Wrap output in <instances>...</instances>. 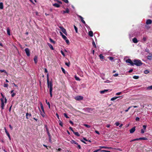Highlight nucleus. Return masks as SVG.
<instances>
[{
    "instance_id": "1",
    "label": "nucleus",
    "mask_w": 152,
    "mask_h": 152,
    "mask_svg": "<svg viewBox=\"0 0 152 152\" xmlns=\"http://www.w3.org/2000/svg\"><path fill=\"white\" fill-rule=\"evenodd\" d=\"M49 77H47V81L48 87V88H50V94L51 97L52 96V90H53V83L52 80L50 81H49Z\"/></svg>"
},
{
    "instance_id": "2",
    "label": "nucleus",
    "mask_w": 152,
    "mask_h": 152,
    "mask_svg": "<svg viewBox=\"0 0 152 152\" xmlns=\"http://www.w3.org/2000/svg\"><path fill=\"white\" fill-rule=\"evenodd\" d=\"M134 65H135L137 66H140L142 64V63L140 60L138 59L134 60Z\"/></svg>"
},
{
    "instance_id": "3",
    "label": "nucleus",
    "mask_w": 152,
    "mask_h": 152,
    "mask_svg": "<svg viewBox=\"0 0 152 152\" xmlns=\"http://www.w3.org/2000/svg\"><path fill=\"white\" fill-rule=\"evenodd\" d=\"M126 62L127 63H129L132 66H133L134 65L133 62L132 61V60L130 59H129L126 60Z\"/></svg>"
},
{
    "instance_id": "4",
    "label": "nucleus",
    "mask_w": 152,
    "mask_h": 152,
    "mask_svg": "<svg viewBox=\"0 0 152 152\" xmlns=\"http://www.w3.org/2000/svg\"><path fill=\"white\" fill-rule=\"evenodd\" d=\"M75 99L76 100L79 101L82 100L83 99V97L82 96H78L75 97Z\"/></svg>"
},
{
    "instance_id": "5",
    "label": "nucleus",
    "mask_w": 152,
    "mask_h": 152,
    "mask_svg": "<svg viewBox=\"0 0 152 152\" xmlns=\"http://www.w3.org/2000/svg\"><path fill=\"white\" fill-rule=\"evenodd\" d=\"M59 28L66 35H67V33L65 29H64L63 27L61 26H60Z\"/></svg>"
},
{
    "instance_id": "6",
    "label": "nucleus",
    "mask_w": 152,
    "mask_h": 152,
    "mask_svg": "<svg viewBox=\"0 0 152 152\" xmlns=\"http://www.w3.org/2000/svg\"><path fill=\"white\" fill-rule=\"evenodd\" d=\"M0 100L1 102V109L3 110L4 109V99H1Z\"/></svg>"
},
{
    "instance_id": "7",
    "label": "nucleus",
    "mask_w": 152,
    "mask_h": 152,
    "mask_svg": "<svg viewBox=\"0 0 152 152\" xmlns=\"http://www.w3.org/2000/svg\"><path fill=\"white\" fill-rule=\"evenodd\" d=\"M25 51L26 54L27 55L29 56H30V51L29 49L28 48H26L25 49Z\"/></svg>"
},
{
    "instance_id": "8",
    "label": "nucleus",
    "mask_w": 152,
    "mask_h": 152,
    "mask_svg": "<svg viewBox=\"0 0 152 152\" xmlns=\"http://www.w3.org/2000/svg\"><path fill=\"white\" fill-rule=\"evenodd\" d=\"M62 37L65 40L67 44H69V41L67 39V37L64 35H62Z\"/></svg>"
},
{
    "instance_id": "9",
    "label": "nucleus",
    "mask_w": 152,
    "mask_h": 152,
    "mask_svg": "<svg viewBox=\"0 0 152 152\" xmlns=\"http://www.w3.org/2000/svg\"><path fill=\"white\" fill-rule=\"evenodd\" d=\"M26 118L28 119L31 116V115L30 113H27L26 114Z\"/></svg>"
},
{
    "instance_id": "10",
    "label": "nucleus",
    "mask_w": 152,
    "mask_h": 152,
    "mask_svg": "<svg viewBox=\"0 0 152 152\" xmlns=\"http://www.w3.org/2000/svg\"><path fill=\"white\" fill-rule=\"evenodd\" d=\"M135 130V127L134 126L130 130V133H133Z\"/></svg>"
},
{
    "instance_id": "11",
    "label": "nucleus",
    "mask_w": 152,
    "mask_h": 152,
    "mask_svg": "<svg viewBox=\"0 0 152 152\" xmlns=\"http://www.w3.org/2000/svg\"><path fill=\"white\" fill-rule=\"evenodd\" d=\"M78 16L80 18L81 21L84 24H86L85 22L83 20V18L81 16L78 15Z\"/></svg>"
},
{
    "instance_id": "12",
    "label": "nucleus",
    "mask_w": 152,
    "mask_h": 152,
    "mask_svg": "<svg viewBox=\"0 0 152 152\" xmlns=\"http://www.w3.org/2000/svg\"><path fill=\"white\" fill-rule=\"evenodd\" d=\"M99 148H105V149H111V147H105V146H100L99 147Z\"/></svg>"
},
{
    "instance_id": "13",
    "label": "nucleus",
    "mask_w": 152,
    "mask_h": 152,
    "mask_svg": "<svg viewBox=\"0 0 152 152\" xmlns=\"http://www.w3.org/2000/svg\"><path fill=\"white\" fill-rule=\"evenodd\" d=\"M152 23V20L150 19H148L147 20L146 23L147 24H151Z\"/></svg>"
},
{
    "instance_id": "14",
    "label": "nucleus",
    "mask_w": 152,
    "mask_h": 152,
    "mask_svg": "<svg viewBox=\"0 0 152 152\" xmlns=\"http://www.w3.org/2000/svg\"><path fill=\"white\" fill-rule=\"evenodd\" d=\"M40 105L41 108L42 110V112L44 113V112H45V111H44V110L43 104L41 102H40Z\"/></svg>"
},
{
    "instance_id": "15",
    "label": "nucleus",
    "mask_w": 152,
    "mask_h": 152,
    "mask_svg": "<svg viewBox=\"0 0 152 152\" xmlns=\"http://www.w3.org/2000/svg\"><path fill=\"white\" fill-rule=\"evenodd\" d=\"M109 90L108 89H105L103 91H100V94H103L104 93H105V92H106L107 91H108Z\"/></svg>"
},
{
    "instance_id": "16",
    "label": "nucleus",
    "mask_w": 152,
    "mask_h": 152,
    "mask_svg": "<svg viewBox=\"0 0 152 152\" xmlns=\"http://www.w3.org/2000/svg\"><path fill=\"white\" fill-rule=\"evenodd\" d=\"M34 61L35 62V64H37V56H34Z\"/></svg>"
},
{
    "instance_id": "17",
    "label": "nucleus",
    "mask_w": 152,
    "mask_h": 152,
    "mask_svg": "<svg viewBox=\"0 0 152 152\" xmlns=\"http://www.w3.org/2000/svg\"><path fill=\"white\" fill-rule=\"evenodd\" d=\"M69 12V9L68 8H67L66 10L63 11L62 13H63V14H64L65 13H68Z\"/></svg>"
},
{
    "instance_id": "18",
    "label": "nucleus",
    "mask_w": 152,
    "mask_h": 152,
    "mask_svg": "<svg viewBox=\"0 0 152 152\" xmlns=\"http://www.w3.org/2000/svg\"><path fill=\"white\" fill-rule=\"evenodd\" d=\"M133 42L134 43H137L138 41L137 38L135 37L134 38L132 39Z\"/></svg>"
},
{
    "instance_id": "19",
    "label": "nucleus",
    "mask_w": 152,
    "mask_h": 152,
    "mask_svg": "<svg viewBox=\"0 0 152 152\" xmlns=\"http://www.w3.org/2000/svg\"><path fill=\"white\" fill-rule=\"evenodd\" d=\"M88 34H89V35L90 37H92L93 36V32L91 31H89V32H88Z\"/></svg>"
},
{
    "instance_id": "20",
    "label": "nucleus",
    "mask_w": 152,
    "mask_h": 152,
    "mask_svg": "<svg viewBox=\"0 0 152 152\" xmlns=\"http://www.w3.org/2000/svg\"><path fill=\"white\" fill-rule=\"evenodd\" d=\"M48 45L51 50H53L54 48L52 45L50 43H48Z\"/></svg>"
},
{
    "instance_id": "21",
    "label": "nucleus",
    "mask_w": 152,
    "mask_h": 152,
    "mask_svg": "<svg viewBox=\"0 0 152 152\" xmlns=\"http://www.w3.org/2000/svg\"><path fill=\"white\" fill-rule=\"evenodd\" d=\"M53 6L57 7H60V5L58 4L57 3H55L54 4H53Z\"/></svg>"
},
{
    "instance_id": "22",
    "label": "nucleus",
    "mask_w": 152,
    "mask_h": 152,
    "mask_svg": "<svg viewBox=\"0 0 152 152\" xmlns=\"http://www.w3.org/2000/svg\"><path fill=\"white\" fill-rule=\"evenodd\" d=\"M71 142L72 144L74 143L76 145H78V143L73 140H71Z\"/></svg>"
},
{
    "instance_id": "23",
    "label": "nucleus",
    "mask_w": 152,
    "mask_h": 152,
    "mask_svg": "<svg viewBox=\"0 0 152 152\" xmlns=\"http://www.w3.org/2000/svg\"><path fill=\"white\" fill-rule=\"evenodd\" d=\"M73 133L76 136H80V134H79V133L77 132H75L74 131V132H73Z\"/></svg>"
},
{
    "instance_id": "24",
    "label": "nucleus",
    "mask_w": 152,
    "mask_h": 152,
    "mask_svg": "<svg viewBox=\"0 0 152 152\" xmlns=\"http://www.w3.org/2000/svg\"><path fill=\"white\" fill-rule=\"evenodd\" d=\"M147 58L149 60L152 59V54H151L150 56H147Z\"/></svg>"
},
{
    "instance_id": "25",
    "label": "nucleus",
    "mask_w": 152,
    "mask_h": 152,
    "mask_svg": "<svg viewBox=\"0 0 152 152\" xmlns=\"http://www.w3.org/2000/svg\"><path fill=\"white\" fill-rule=\"evenodd\" d=\"M48 134V137H49V141L50 142H51V136L50 134V133L49 134Z\"/></svg>"
},
{
    "instance_id": "26",
    "label": "nucleus",
    "mask_w": 152,
    "mask_h": 152,
    "mask_svg": "<svg viewBox=\"0 0 152 152\" xmlns=\"http://www.w3.org/2000/svg\"><path fill=\"white\" fill-rule=\"evenodd\" d=\"M45 129H46V132H47V133L48 134H49V133H50V132H49V129L47 126V125H45Z\"/></svg>"
},
{
    "instance_id": "27",
    "label": "nucleus",
    "mask_w": 152,
    "mask_h": 152,
    "mask_svg": "<svg viewBox=\"0 0 152 152\" xmlns=\"http://www.w3.org/2000/svg\"><path fill=\"white\" fill-rule=\"evenodd\" d=\"M119 97H120V96H117V97H113V98H112L111 99V101H113V100H116L117 98H119Z\"/></svg>"
},
{
    "instance_id": "28",
    "label": "nucleus",
    "mask_w": 152,
    "mask_h": 152,
    "mask_svg": "<svg viewBox=\"0 0 152 152\" xmlns=\"http://www.w3.org/2000/svg\"><path fill=\"white\" fill-rule=\"evenodd\" d=\"M140 140H147L148 139L147 138L145 137H140Z\"/></svg>"
},
{
    "instance_id": "29",
    "label": "nucleus",
    "mask_w": 152,
    "mask_h": 152,
    "mask_svg": "<svg viewBox=\"0 0 152 152\" xmlns=\"http://www.w3.org/2000/svg\"><path fill=\"white\" fill-rule=\"evenodd\" d=\"M0 9H3V3L2 2H1L0 3Z\"/></svg>"
},
{
    "instance_id": "30",
    "label": "nucleus",
    "mask_w": 152,
    "mask_h": 152,
    "mask_svg": "<svg viewBox=\"0 0 152 152\" xmlns=\"http://www.w3.org/2000/svg\"><path fill=\"white\" fill-rule=\"evenodd\" d=\"M7 34L9 35L10 36V29L9 28H7Z\"/></svg>"
},
{
    "instance_id": "31",
    "label": "nucleus",
    "mask_w": 152,
    "mask_h": 152,
    "mask_svg": "<svg viewBox=\"0 0 152 152\" xmlns=\"http://www.w3.org/2000/svg\"><path fill=\"white\" fill-rule=\"evenodd\" d=\"M45 112H44V113L43 112H41L40 113V114L43 117H45Z\"/></svg>"
},
{
    "instance_id": "32",
    "label": "nucleus",
    "mask_w": 152,
    "mask_h": 152,
    "mask_svg": "<svg viewBox=\"0 0 152 152\" xmlns=\"http://www.w3.org/2000/svg\"><path fill=\"white\" fill-rule=\"evenodd\" d=\"M99 56L100 58L101 59H103L104 58V56L102 54H100Z\"/></svg>"
},
{
    "instance_id": "33",
    "label": "nucleus",
    "mask_w": 152,
    "mask_h": 152,
    "mask_svg": "<svg viewBox=\"0 0 152 152\" xmlns=\"http://www.w3.org/2000/svg\"><path fill=\"white\" fill-rule=\"evenodd\" d=\"M49 40H50V42H51L52 43H53V44H55V42L54 40H53L52 39H51V38H50Z\"/></svg>"
},
{
    "instance_id": "34",
    "label": "nucleus",
    "mask_w": 152,
    "mask_h": 152,
    "mask_svg": "<svg viewBox=\"0 0 152 152\" xmlns=\"http://www.w3.org/2000/svg\"><path fill=\"white\" fill-rule=\"evenodd\" d=\"M84 126H86V127L88 128H89L91 127L90 126L88 125V124H84Z\"/></svg>"
},
{
    "instance_id": "35",
    "label": "nucleus",
    "mask_w": 152,
    "mask_h": 152,
    "mask_svg": "<svg viewBox=\"0 0 152 152\" xmlns=\"http://www.w3.org/2000/svg\"><path fill=\"white\" fill-rule=\"evenodd\" d=\"M92 45H93V46H94V47L95 48H96V45H95V42H94V40L92 42Z\"/></svg>"
},
{
    "instance_id": "36",
    "label": "nucleus",
    "mask_w": 152,
    "mask_h": 152,
    "mask_svg": "<svg viewBox=\"0 0 152 152\" xmlns=\"http://www.w3.org/2000/svg\"><path fill=\"white\" fill-rule=\"evenodd\" d=\"M75 79L77 80L80 81V79L78 77H75Z\"/></svg>"
},
{
    "instance_id": "37",
    "label": "nucleus",
    "mask_w": 152,
    "mask_h": 152,
    "mask_svg": "<svg viewBox=\"0 0 152 152\" xmlns=\"http://www.w3.org/2000/svg\"><path fill=\"white\" fill-rule=\"evenodd\" d=\"M0 72H4L6 74L5 75H7V73H6V71L4 70H0Z\"/></svg>"
},
{
    "instance_id": "38",
    "label": "nucleus",
    "mask_w": 152,
    "mask_h": 152,
    "mask_svg": "<svg viewBox=\"0 0 152 152\" xmlns=\"http://www.w3.org/2000/svg\"><path fill=\"white\" fill-rule=\"evenodd\" d=\"M74 28H75V30L76 32L77 33V28L76 27L75 25L74 26Z\"/></svg>"
},
{
    "instance_id": "39",
    "label": "nucleus",
    "mask_w": 152,
    "mask_h": 152,
    "mask_svg": "<svg viewBox=\"0 0 152 152\" xmlns=\"http://www.w3.org/2000/svg\"><path fill=\"white\" fill-rule=\"evenodd\" d=\"M132 107V106H130V107H129L126 110H125V112H127Z\"/></svg>"
},
{
    "instance_id": "40",
    "label": "nucleus",
    "mask_w": 152,
    "mask_h": 152,
    "mask_svg": "<svg viewBox=\"0 0 152 152\" xmlns=\"http://www.w3.org/2000/svg\"><path fill=\"white\" fill-rule=\"evenodd\" d=\"M108 58L110 60H111V61L113 60L114 59L113 58V57H111V56L109 57Z\"/></svg>"
},
{
    "instance_id": "41",
    "label": "nucleus",
    "mask_w": 152,
    "mask_h": 152,
    "mask_svg": "<svg viewBox=\"0 0 152 152\" xmlns=\"http://www.w3.org/2000/svg\"><path fill=\"white\" fill-rule=\"evenodd\" d=\"M149 71L148 70H145L144 72V73L145 74H147L149 72Z\"/></svg>"
},
{
    "instance_id": "42",
    "label": "nucleus",
    "mask_w": 152,
    "mask_h": 152,
    "mask_svg": "<svg viewBox=\"0 0 152 152\" xmlns=\"http://www.w3.org/2000/svg\"><path fill=\"white\" fill-rule=\"evenodd\" d=\"M65 64L68 66H69L70 65V63L69 62L68 63H65Z\"/></svg>"
},
{
    "instance_id": "43",
    "label": "nucleus",
    "mask_w": 152,
    "mask_h": 152,
    "mask_svg": "<svg viewBox=\"0 0 152 152\" xmlns=\"http://www.w3.org/2000/svg\"><path fill=\"white\" fill-rule=\"evenodd\" d=\"M146 127H147V126L146 125H144L143 126V129H144V130H145Z\"/></svg>"
},
{
    "instance_id": "44",
    "label": "nucleus",
    "mask_w": 152,
    "mask_h": 152,
    "mask_svg": "<svg viewBox=\"0 0 152 152\" xmlns=\"http://www.w3.org/2000/svg\"><path fill=\"white\" fill-rule=\"evenodd\" d=\"M8 86V85L7 84L4 83V87H7Z\"/></svg>"
},
{
    "instance_id": "45",
    "label": "nucleus",
    "mask_w": 152,
    "mask_h": 152,
    "mask_svg": "<svg viewBox=\"0 0 152 152\" xmlns=\"http://www.w3.org/2000/svg\"><path fill=\"white\" fill-rule=\"evenodd\" d=\"M64 116L66 118H69V117L68 116L66 113H64Z\"/></svg>"
},
{
    "instance_id": "46",
    "label": "nucleus",
    "mask_w": 152,
    "mask_h": 152,
    "mask_svg": "<svg viewBox=\"0 0 152 152\" xmlns=\"http://www.w3.org/2000/svg\"><path fill=\"white\" fill-rule=\"evenodd\" d=\"M101 151L103 152H110V151H107V150H102Z\"/></svg>"
},
{
    "instance_id": "47",
    "label": "nucleus",
    "mask_w": 152,
    "mask_h": 152,
    "mask_svg": "<svg viewBox=\"0 0 152 152\" xmlns=\"http://www.w3.org/2000/svg\"><path fill=\"white\" fill-rule=\"evenodd\" d=\"M145 130H144L143 129H141V133L142 134H143V133H144L145 132Z\"/></svg>"
},
{
    "instance_id": "48",
    "label": "nucleus",
    "mask_w": 152,
    "mask_h": 152,
    "mask_svg": "<svg viewBox=\"0 0 152 152\" xmlns=\"http://www.w3.org/2000/svg\"><path fill=\"white\" fill-rule=\"evenodd\" d=\"M60 123H59V125H60L61 126H63V123L60 120L59 121Z\"/></svg>"
},
{
    "instance_id": "49",
    "label": "nucleus",
    "mask_w": 152,
    "mask_h": 152,
    "mask_svg": "<svg viewBox=\"0 0 152 152\" xmlns=\"http://www.w3.org/2000/svg\"><path fill=\"white\" fill-rule=\"evenodd\" d=\"M135 120L136 121H139L140 120V118L138 117H137L136 118Z\"/></svg>"
},
{
    "instance_id": "50",
    "label": "nucleus",
    "mask_w": 152,
    "mask_h": 152,
    "mask_svg": "<svg viewBox=\"0 0 152 152\" xmlns=\"http://www.w3.org/2000/svg\"><path fill=\"white\" fill-rule=\"evenodd\" d=\"M6 134H7V136L9 137V139L10 140V134H9V133H8Z\"/></svg>"
},
{
    "instance_id": "51",
    "label": "nucleus",
    "mask_w": 152,
    "mask_h": 152,
    "mask_svg": "<svg viewBox=\"0 0 152 152\" xmlns=\"http://www.w3.org/2000/svg\"><path fill=\"white\" fill-rule=\"evenodd\" d=\"M69 129L71 130L73 132H74V131L73 130V128L71 127H69Z\"/></svg>"
},
{
    "instance_id": "52",
    "label": "nucleus",
    "mask_w": 152,
    "mask_h": 152,
    "mask_svg": "<svg viewBox=\"0 0 152 152\" xmlns=\"http://www.w3.org/2000/svg\"><path fill=\"white\" fill-rule=\"evenodd\" d=\"M47 105H48V107H49V108H50V104L49 102H47Z\"/></svg>"
},
{
    "instance_id": "53",
    "label": "nucleus",
    "mask_w": 152,
    "mask_h": 152,
    "mask_svg": "<svg viewBox=\"0 0 152 152\" xmlns=\"http://www.w3.org/2000/svg\"><path fill=\"white\" fill-rule=\"evenodd\" d=\"M1 94L2 97V98H1V99H4L5 97L4 95H3V94H2V93H1Z\"/></svg>"
},
{
    "instance_id": "54",
    "label": "nucleus",
    "mask_w": 152,
    "mask_h": 152,
    "mask_svg": "<svg viewBox=\"0 0 152 152\" xmlns=\"http://www.w3.org/2000/svg\"><path fill=\"white\" fill-rule=\"evenodd\" d=\"M15 95V93H13L11 95V96L12 97H13Z\"/></svg>"
},
{
    "instance_id": "55",
    "label": "nucleus",
    "mask_w": 152,
    "mask_h": 152,
    "mask_svg": "<svg viewBox=\"0 0 152 152\" xmlns=\"http://www.w3.org/2000/svg\"><path fill=\"white\" fill-rule=\"evenodd\" d=\"M61 54L64 56H65V54H64V53L62 51V50H61Z\"/></svg>"
},
{
    "instance_id": "56",
    "label": "nucleus",
    "mask_w": 152,
    "mask_h": 152,
    "mask_svg": "<svg viewBox=\"0 0 152 152\" xmlns=\"http://www.w3.org/2000/svg\"><path fill=\"white\" fill-rule=\"evenodd\" d=\"M146 39H147V38L146 37H143V39H142V40H143L144 41H146Z\"/></svg>"
},
{
    "instance_id": "57",
    "label": "nucleus",
    "mask_w": 152,
    "mask_h": 152,
    "mask_svg": "<svg viewBox=\"0 0 152 152\" xmlns=\"http://www.w3.org/2000/svg\"><path fill=\"white\" fill-rule=\"evenodd\" d=\"M115 124L117 126H118L120 124L118 122H116L115 123Z\"/></svg>"
},
{
    "instance_id": "58",
    "label": "nucleus",
    "mask_w": 152,
    "mask_h": 152,
    "mask_svg": "<svg viewBox=\"0 0 152 152\" xmlns=\"http://www.w3.org/2000/svg\"><path fill=\"white\" fill-rule=\"evenodd\" d=\"M121 93V92H119L117 93L116 94V95H120V94Z\"/></svg>"
},
{
    "instance_id": "59",
    "label": "nucleus",
    "mask_w": 152,
    "mask_h": 152,
    "mask_svg": "<svg viewBox=\"0 0 152 152\" xmlns=\"http://www.w3.org/2000/svg\"><path fill=\"white\" fill-rule=\"evenodd\" d=\"M77 145V148H78L79 149H80L81 148V147L80 146V145H79L78 143V145Z\"/></svg>"
},
{
    "instance_id": "60",
    "label": "nucleus",
    "mask_w": 152,
    "mask_h": 152,
    "mask_svg": "<svg viewBox=\"0 0 152 152\" xmlns=\"http://www.w3.org/2000/svg\"><path fill=\"white\" fill-rule=\"evenodd\" d=\"M100 150H101L100 149H98V150H96L94 151L93 152H98V151H100Z\"/></svg>"
},
{
    "instance_id": "61",
    "label": "nucleus",
    "mask_w": 152,
    "mask_h": 152,
    "mask_svg": "<svg viewBox=\"0 0 152 152\" xmlns=\"http://www.w3.org/2000/svg\"><path fill=\"white\" fill-rule=\"evenodd\" d=\"M4 130H5V132L6 134H7L8 133V132H7V131L5 127L4 128Z\"/></svg>"
},
{
    "instance_id": "62",
    "label": "nucleus",
    "mask_w": 152,
    "mask_h": 152,
    "mask_svg": "<svg viewBox=\"0 0 152 152\" xmlns=\"http://www.w3.org/2000/svg\"><path fill=\"white\" fill-rule=\"evenodd\" d=\"M56 115L58 119H59V116L58 114V113H56Z\"/></svg>"
},
{
    "instance_id": "63",
    "label": "nucleus",
    "mask_w": 152,
    "mask_h": 152,
    "mask_svg": "<svg viewBox=\"0 0 152 152\" xmlns=\"http://www.w3.org/2000/svg\"><path fill=\"white\" fill-rule=\"evenodd\" d=\"M61 70H62V71L64 73H65V70L63 68H61Z\"/></svg>"
},
{
    "instance_id": "64",
    "label": "nucleus",
    "mask_w": 152,
    "mask_h": 152,
    "mask_svg": "<svg viewBox=\"0 0 152 152\" xmlns=\"http://www.w3.org/2000/svg\"><path fill=\"white\" fill-rule=\"evenodd\" d=\"M148 88L150 89H152V86L148 87Z\"/></svg>"
}]
</instances>
